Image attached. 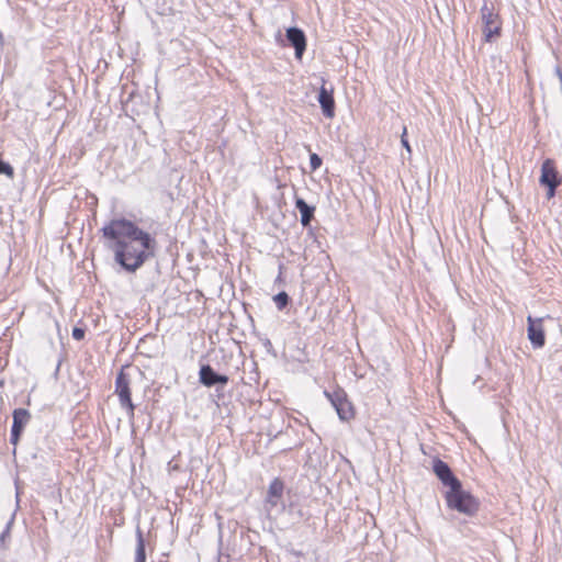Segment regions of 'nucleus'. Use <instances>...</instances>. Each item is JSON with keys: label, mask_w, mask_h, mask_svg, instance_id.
I'll list each match as a JSON object with an SVG mask.
<instances>
[{"label": "nucleus", "mask_w": 562, "mask_h": 562, "mask_svg": "<svg viewBox=\"0 0 562 562\" xmlns=\"http://www.w3.org/2000/svg\"><path fill=\"white\" fill-rule=\"evenodd\" d=\"M283 491L284 483L279 477L272 480L265 499V510L269 518L284 510Z\"/></svg>", "instance_id": "nucleus-4"}, {"label": "nucleus", "mask_w": 562, "mask_h": 562, "mask_svg": "<svg viewBox=\"0 0 562 562\" xmlns=\"http://www.w3.org/2000/svg\"><path fill=\"white\" fill-rule=\"evenodd\" d=\"M0 175H5L9 178H13L14 170L13 168L5 161L0 159Z\"/></svg>", "instance_id": "nucleus-17"}, {"label": "nucleus", "mask_w": 562, "mask_h": 562, "mask_svg": "<svg viewBox=\"0 0 562 562\" xmlns=\"http://www.w3.org/2000/svg\"><path fill=\"white\" fill-rule=\"evenodd\" d=\"M485 42H493L501 35L502 20L498 11L491 0H485L480 9Z\"/></svg>", "instance_id": "nucleus-2"}, {"label": "nucleus", "mask_w": 562, "mask_h": 562, "mask_svg": "<svg viewBox=\"0 0 562 562\" xmlns=\"http://www.w3.org/2000/svg\"><path fill=\"white\" fill-rule=\"evenodd\" d=\"M434 472L438 476V479L442 482L443 485L449 486V490L452 487H459L460 481L453 475L449 465L442 460H435L434 462Z\"/></svg>", "instance_id": "nucleus-10"}, {"label": "nucleus", "mask_w": 562, "mask_h": 562, "mask_svg": "<svg viewBox=\"0 0 562 562\" xmlns=\"http://www.w3.org/2000/svg\"><path fill=\"white\" fill-rule=\"evenodd\" d=\"M406 133H407V128L406 126L403 127V133H402V136H401V143L403 145V147L406 149L407 154L411 155L412 154V148H411V145L406 138Z\"/></svg>", "instance_id": "nucleus-19"}, {"label": "nucleus", "mask_w": 562, "mask_h": 562, "mask_svg": "<svg viewBox=\"0 0 562 562\" xmlns=\"http://www.w3.org/2000/svg\"><path fill=\"white\" fill-rule=\"evenodd\" d=\"M310 166H311V171L317 170L322 166V158L315 153L311 154Z\"/></svg>", "instance_id": "nucleus-18"}, {"label": "nucleus", "mask_w": 562, "mask_h": 562, "mask_svg": "<svg viewBox=\"0 0 562 562\" xmlns=\"http://www.w3.org/2000/svg\"><path fill=\"white\" fill-rule=\"evenodd\" d=\"M295 207L300 211L301 224L303 226L310 225V223L314 216L315 207L308 205L302 198L295 199Z\"/></svg>", "instance_id": "nucleus-14"}, {"label": "nucleus", "mask_w": 562, "mask_h": 562, "mask_svg": "<svg viewBox=\"0 0 562 562\" xmlns=\"http://www.w3.org/2000/svg\"><path fill=\"white\" fill-rule=\"evenodd\" d=\"M72 338L76 339V340H81L83 339L85 337V329L80 328V327H75L72 329Z\"/></svg>", "instance_id": "nucleus-20"}, {"label": "nucleus", "mask_w": 562, "mask_h": 562, "mask_svg": "<svg viewBox=\"0 0 562 562\" xmlns=\"http://www.w3.org/2000/svg\"><path fill=\"white\" fill-rule=\"evenodd\" d=\"M101 231L116 262L128 272H135L155 256V238L128 220H112Z\"/></svg>", "instance_id": "nucleus-1"}, {"label": "nucleus", "mask_w": 562, "mask_h": 562, "mask_svg": "<svg viewBox=\"0 0 562 562\" xmlns=\"http://www.w3.org/2000/svg\"><path fill=\"white\" fill-rule=\"evenodd\" d=\"M199 375L200 382L209 387L216 384L226 385L228 382L227 375L216 373L209 364L201 367Z\"/></svg>", "instance_id": "nucleus-12"}, {"label": "nucleus", "mask_w": 562, "mask_h": 562, "mask_svg": "<svg viewBox=\"0 0 562 562\" xmlns=\"http://www.w3.org/2000/svg\"><path fill=\"white\" fill-rule=\"evenodd\" d=\"M146 553H145V541L142 535V531L137 530V546H136V557L135 562H145Z\"/></svg>", "instance_id": "nucleus-15"}, {"label": "nucleus", "mask_w": 562, "mask_h": 562, "mask_svg": "<svg viewBox=\"0 0 562 562\" xmlns=\"http://www.w3.org/2000/svg\"><path fill=\"white\" fill-rule=\"evenodd\" d=\"M542 321V318H532L531 316L527 317L528 338L535 348H541L546 342Z\"/></svg>", "instance_id": "nucleus-9"}, {"label": "nucleus", "mask_w": 562, "mask_h": 562, "mask_svg": "<svg viewBox=\"0 0 562 562\" xmlns=\"http://www.w3.org/2000/svg\"><path fill=\"white\" fill-rule=\"evenodd\" d=\"M333 93H334V89L333 88L327 89L325 87V85H323L321 87L319 93H318V102L321 104L323 114L328 119H331L335 116V100H334Z\"/></svg>", "instance_id": "nucleus-13"}, {"label": "nucleus", "mask_w": 562, "mask_h": 562, "mask_svg": "<svg viewBox=\"0 0 562 562\" xmlns=\"http://www.w3.org/2000/svg\"><path fill=\"white\" fill-rule=\"evenodd\" d=\"M115 394L119 396L121 407L126 411L127 416L132 419L134 417L135 406L131 397L130 379L123 371L116 376Z\"/></svg>", "instance_id": "nucleus-6"}, {"label": "nucleus", "mask_w": 562, "mask_h": 562, "mask_svg": "<svg viewBox=\"0 0 562 562\" xmlns=\"http://www.w3.org/2000/svg\"><path fill=\"white\" fill-rule=\"evenodd\" d=\"M13 424L11 428V438L10 442L13 446H16L21 434L23 432L24 427L29 424L31 420V414L25 408H16L13 411Z\"/></svg>", "instance_id": "nucleus-8"}, {"label": "nucleus", "mask_w": 562, "mask_h": 562, "mask_svg": "<svg viewBox=\"0 0 562 562\" xmlns=\"http://www.w3.org/2000/svg\"><path fill=\"white\" fill-rule=\"evenodd\" d=\"M273 301L279 310H283L289 304L290 297L285 292H280L273 296Z\"/></svg>", "instance_id": "nucleus-16"}, {"label": "nucleus", "mask_w": 562, "mask_h": 562, "mask_svg": "<svg viewBox=\"0 0 562 562\" xmlns=\"http://www.w3.org/2000/svg\"><path fill=\"white\" fill-rule=\"evenodd\" d=\"M446 501L449 508L469 516L475 514L479 509V502L469 492L464 491L461 484L446 493Z\"/></svg>", "instance_id": "nucleus-3"}, {"label": "nucleus", "mask_w": 562, "mask_h": 562, "mask_svg": "<svg viewBox=\"0 0 562 562\" xmlns=\"http://www.w3.org/2000/svg\"><path fill=\"white\" fill-rule=\"evenodd\" d=\"M286 38L295 49V57L301 59L306 49V37L304 32L299 27H289L286 30Z\"/></svg>", "instance_id": "nucleus-11"}, {"label": "nucleus", "mask_w": 562, "mask_h": 562, "mask_svg": "<svg viewBox=\"0 0 562 562\" xmlns=\"http://www.w3.org/2000/svg\"><path fill=\"white\" fill-rule=\"evenodd\" d=\"M326 397L330 401L331 405L335 407L339 418L344 422H348L355 416L353 407L351 403L347 400V395L344 390L338 389L333 393L325 391Z\"/></svg>", "instance_id": "nucleus-7"}, {"label": "nucleus", "mask_w": 562, "mask_h": 562, "mask_svg": "<svg viewBox=\"0 0 562 562\" xmlns=\"http://www.w3.org/2000/svg\"><path fill=\"white\" fill-rule=\"evenodd\" d=\"M179 470V465L178 464H172L171 462L168 463V471L169 473H171L172 471H178Z\"/></svg>", "instance_id": "nucleus-21"}, {"label": "nucleus", "mask_w": 562, "mask_h": 562, "mask_svg": "<svg viewBox=\"0 0 562 562\" xmlns=\"http://www.w3.org/2000/svg\"><path fill=\"white\" fill-rule=\"evenodd\" d=\"M561 178L555 168V164L552 159H546L541 166V175L539 182L541 186L547 187V198L551 199L555 194L557 188L561 184Z\"/></svg>", "instance_id": "nucleus-5"}]
</instances>
